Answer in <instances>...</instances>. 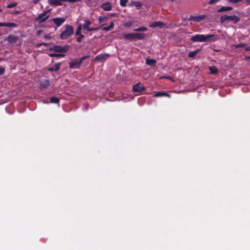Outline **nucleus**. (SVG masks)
<instances>
[{"label":"nucleus","instance_id":"nucleus-1","mask_svg":"<svg viewBox=\"0 0 250 250\" xmlns=\"http://www.w3.org/2000/svg\"><path fill=\"white\" fill-rule=\"evenodd\" d=\"M216 38L213 34L203 35L196 34L191 36L190 41L193 42H210L216 41Z\"/></svg>","mask_w":250,"mask_h":250},{"label":"nucleus","instance_id":"nucleus-2","mask_svg":"<svg viewBox=\"0 0 250 250\" xmlns=\"http://www.w3.org/2000/svg\"><path fill=\"white\" fill-rule=\"evenodd\" d=\"M65 29L60 34V38L62 40H66L70 37L74 33V28L70 25L67 24L64 26Z\"/></svg>","mask_w":250,"mask_h":250},{"label":"nucleus","instance_id":"nucleus-3","mask_svg":"<svg viewBox=\"0 0 250 250\" xmlns=\"http://www.w3.org/2000/svg\"><path fill=\"white\" fill-rule=\"evenodd\" d=\"M240 20V18L236 15L228 16L224 15L221 16L220 21L221 23H224L227 21H231L233 23L236 24Z\"/></svg>","mask_w":250,"mask_h":250},{"label":"nucleus","instance_id":"nucleus-4","mask_svg":"<svg viewBox=\"0 0 250 250\" xmlns=\"http://www.w3.org/2000/svg\"><path fill=\"white\" fill-rule=\"evenodd\" d=\"M145 38V34L144 33H130L126 34V40H143Z\"/></svg>","mask_w":250,"mask_h":250},{"label":"nucleus","instance_id":"nucleus-5","mask_svg":"<svg viewBox=\"0 0 250 250\" xmlns=\"http://www.w3.org/2000/svg\"><path fill=\"white\" fill-rule=\"evenodd\" d=\"M50 10L44 11L42 13L38 15L35 21L40 23L44 22L49 18V16L48 14Z\"/></svg>","mask_w":250,"mask_h":250},{"label":"nucleus","instance_id":"nucleus-6","mask_svg":"<svg viewBox=\"0 0 250 250\" xmlns=\"http://www.w3.org/2000/svg\"><path fill=\"white\" fill-rule=\"evenodd\" d=\"M81 0H48L49 4L54 6H61L62 5V1H67L70 3L80 1Z\"/></svg>","mask_w":250,"mask_h":250},{"label":"nucleus","instance_id":"nucleus-7","mask_svg":"<svg viewBox=\"0 0 250 250\" xmlns=\"http://www.w3.org/2000/svg\"><path fill=\"white\" fill-rule=\"evenodd\" d=\"M68 45H66L64 47L56 45L54 46L51 50L56 52L65 53L68 50Z\"/></svg>","mask_w":250,"mask_h":250},{"label":"nucleus","instance_id":"nucleus-8","mask_svg":"<svg viewBox=\"0 0 250 250\" xmlns=\"http://www.w3.org/2000/svg\"><path fill=\"white\" fill-rule=\"evenodd\" d=\"M19 38L14 35H10L7 37L3 39L4 41H7L10 44L16 43L19 40Z\"/></svg>","mask_w":250,"mask_h":250},{"label":"nucleus","instance_id":"nucleus-9","mask_svg":"<svg viewBox=\"0 0 250 250\" xmlns=\"http://www.w3.org/2000/svg\"><path fill=\"white\" fill-rule=\"evenodd\" d=\"M87 56L83 57L81 58L80 60L78 62H71L69 63V66L71 68H79L81 64L87 58Z\"/></svg>","mask_w":250,"mask_h":250},{"label":"nucleus","instance_id":"nucleus-10","mask_svg":"<svg viewBox=\"0 0 250 250\" xmlns=\"http://www.w3.org/2000/svg\"><path fill=\"white\" fill-rule=\"evenodd\" d=\"M132 89L134 92L141 93L142 91H145L146 88L141 83L139 82L138 83L134 85Z\"/></svg>","mask_w":250,"mask_h":250},{"label":"nucleus","instance_id":"nucleus-11","mask_svg":"<svg viewBox=\"0 0 250 250\" xmlns=\"http://www.w3.org/2000/svg\"><path fill=\"white\" fill-rule=\"evenodd\" d=\"M66 21L64 17L54 18L52 19L53 22L57 26H61Z\"/></svg>","mask_w":250,"mask_h":250},{"label":"nucleus","instance_id":"nucleus-12","mask_svg":"<svg viewBox=\"0 0 250 250\" xmlns=\"http://www.w3.org/2000/svg\"><path fill=\"white\" fill-rule=\"evenodd\" d=\"M206 16L205 15L193 16L190 15L188 18L189 21H193L195 22H199L205 19Z\"/></svg>","mask_w":250,"mask_h":250},{"label":"nucleus","instance_id":"nucleus-13","mask_svg":"<svg viewBox=\"0 0 250 250\" xmlns=\"http://www.w3.org/2000/svg\"><path fill=\"white\" fill-rule=\"evenodd\" d=\"M142 3L141 2L137 1L131 0L130 2L128 3V6L132 7L135 6L137 9H140L142 6Z\"/></svg>","mask_w":250,"mask_h":250},{"label":"nucleus","instance_id":"nucleus-14","mask_svg":"<svg viewBox=\"0 0 250 250\" xmlns=\"http://www.w3.org/2000/svg\"><path fill=\"white\" fill-rule=\"evenodd\" d=\"M91 22L89 20H86L85 21L84 24L83 25V28L84 30H86L88 31H92L95 30H96L97 28H89V26L91 25Z\"/></svg>","mask_w":250,"mask_h":250},{"label":"nucleus","instance_id":"nucleus-15","mask_svg":"<svg viewBox=\"0 0 250 250\" xmlns=\"http://www.w3.org/2000/svg\"><path fill=\"white\" fill-rule=\"evenodd\" d=\"M165 25V23L161 21H154L149 25L150 27L156 28L157 27H162Z\"/></svg>","mask_w":250,"mask_h":250},{"label":"nucleus","instance_id":"nucleus-16","mask_svg":"<svg viewBox=\"0 0 250 250\" xmlns=\"http://www.w3.org/2000/svg\"><path fill=\"white\" fill-rule=\"evenodd\" d=\"M109 56V54H100L96 57L95 58V61H105Z\"/></svg>","mask_w":250,"mask_h":250},{"label":"nucleus","instance_id":"nucleus-17","mask_svg":"<svg viewBox=\"0 0 250 250\" xmlns=\"http://www.w3.org/2000/svg\"><path fill=\"white\" fill-rule=\"evenodd\" d=\"M1 26L16 28L18 27V25L14 22H0V27Z\"/></svg>","mask_w":250,"mask_h":250},{"label":"nucleus","instance_id":"nucleus-18","mask_svg":"<svg viewBox=\"0 0 250 250\" xmlns=\"http://www.w3.org/2000/svg\"><path fill=\"white\" fill-rule=\"evenodd\" d=\"M101 8L104 11H110L112 9V5L109 2H105L101 5Z\"/></svg>","mask_w":250,"mask_h":250},{"label":"nucleus","instance_id":"nucleus-19","mask_svg":"<svg viewBox=\"0 0 250 250\" xmlns=\"http://www.w3.org/2000/svg\"><path fill=\"white\" fill-rule=\"evenodd\" d=\"M40 85L42 88H46L49 86L50 82L48 80H44L41 81Z\"/></svg>","mask_w":250,"mask_h":250},{"label":"nucleus","instance_id":"nucleus-20","mask_svg":"<svg viewBox=\"0 0 250 250\" xmlns=\"http://www.w3.org/2000/svg\"><path fill=\"white\" fill-rule=\"evenodd\" d=\"M232 9V7L231 6H222L220 8L217 10V12L218 13L224 12L228 11H230Z\"/></svg>","mask_w":250,"mask_h":250},{"label":"nucleus","instance_id":"nucleus-21","mask_svg":"<svg viewBox=\"0 0 250 250\" xmlns=\"http://www.w3.org/2000/svg\"><path fill=\"white\" fill-rule=\"evenodd\" d=\"M201 50V48H198L197 49L189 52L188 56L189 58H193Z\"/></svg>","mask_w":250,"mask_h":250},{"label":"nucleus","instance_id":"nucleus-22","mask_svg":"<svg viewBox=\"0 0 250 250\" xmlns=\"http://www.w3.org/2000/svg\"><path fill=\"white\" fill-rule=\"evenodd\" d=\"M163 96H165V97H170L169 94H168V93H166L165 92H158L154 94L155 97H163Z\"/></svg>","mask_w":250,"mask_h":250},{"label":"nucleus","instance_id":"nucleus-23","mask_svg":"<svg viewBox=\"0 0 250 250\" xmlns=\"http://www.w3.org/2000/svg\"><path fill=\"white\" fill-rule=\"evenodd\" d=\"M156 61L155 59H148L146 60V64L150 66H155Z\"/></svg>","mask_w":250,"mask_h":250},{"label":"nucleus","instance_id":"nucleus-24","mask_svg":"<svg viewBox=\"0 0 250 250\" xmlns=\"http://www.w3.org/2000/svg\"><path fill=\"white\" fill-rule=\"evenodd\" d=\"M208 69L210 71V73L211 74H217L218 73V70L216 66H209Z\"/></svg>","mask_w":250,"mask_h":250},{"label":"nucleus","instance_id":"nucleus-25","mask_svg":"<svg viewBox=\"0 0 250 250\" xmlns=\"http://www.w3.org/2000/svg\"><path fill=\"white\" fill-rule=\"evenodd\" d=\"M108 19H109V17L108 16H100L98 18V21L101 23L106 21Z\"/></svg>","mask_w":250,"mask_h":250},{"label":"nucleus","instance_id":"nucleus-26","mask_svg":"<svg viewBox=\"0 0 250 250\" xmlns=\"http://www.w3.org/2000/svg\"><path fill=\"white\" fill-rule=\"evenodd\" d=\"M114 23L113 22H112L110 25L108 26H106V27H103L102 30L103 31H110V30H111L114 27Z\"/></svg>","mask_w":250,"mask_h":250},{"label":"nucleus","instance_id":"nucleus-27","mask_svg":"<svg viewBox=\"0 0 250 250\" xmlns=\"http://www.w3.org/2000/svg\"><path fill=\"white\" fill-rule=\"evenodd\" d=\"M49 56L51 57H63L65 56V55L61 53H51L49 54Z\"/></svg>","mask_w":250,"mask_h":250},{"label":"nucleus","instance_id":"nucleus-28","mask_svg":"<svg viewBox=\"0 0 250 250\" xmlns=\"http://www.w3.org/2000/svg\"><path fill=\"white\" fill-rule=\"evenodd\" d=\"M60 102L59 99L57 97H53L50 98V102L53 104H59Z\"/></svg>","mask_w":250,"mask_h":250},{"label":"nucleus","instance_id":"nucleus-29","mask_svg":"<svg viewBox=\"0 0 250 250\" xmlns=\"http://www.w3.org/2000/svg\"><path fill=\"white\" fill-rule=\"evenodd\" d=\"M82 29V26L81 24H80L78 25V27H77V29L76 31V32H75V35L76 36H78L79 35H81L82 34H81V30Z\"/></svg>","mask_w":250,"mask_h":250},{"label":"nucleus","instance_id":"nucleus-30","mask_svg":"<svg viewBox=\"0 0 250 250\" xmlns=\"http://www.w3.org/2000/svg\"><path fill=\"white\" fill-rule=\"evenodd\" d=\"M147 30V28L146 27L138 28L134 30V31H137V32H141V31L145 32V31H146Z\"/></svg>","mask_w":250,"mask_h":250},{"label":"nucleus","instance_id":"nucleus-31","mask_svg":"<svg viewBox=\"0 0 250 250\" xmlns=\"http://www.w3.org/2000/svg\"><path fill=\"white\" fill-rule=\"evenodd\" d=\"M61 66V63H56L52 67L54 71H57L59 70Z\"/></svg>","mask_w":250,"mask_h":250},{"label":"nucleus","instance_id":"nucleus-32","mask_svg":"<svg viewBox=\"0 0 250 250\" xmlns=\"http://www.w3.org/2000/svg\"><path fill=\"white\" fill-rule=\"evenodd\" d=\"M17 5V2H11L7 5V7L8 8H12L15 7Z\"/></svg>","mask_w":250,"mask_h":250},{"label":"nucleus","instance_id":"nucleus-33","mask_svg":"<svg viewBox=\"0 0 250 250\" xmlns=\"http://www.w3.org/2000/svg\"><path fill=\"white\" fill-rule=\"evenodd\" d=\"M79 37L77 38V41L78 42H81L82 40L84 38V36L83 34L79 35Z\"/></svg>","mask_w":250,"mask_h":250},{"label":"nucleus","instance_id":"nucleus-34","mask_svg":"<svg viewBox=\"0 0 250 250\" xmlns=\"http://www.w3.org/2000/svg\"><path fill=\"white\" fill-rule=\"evenodd\" d=\"M246 44L244 43H239L235 45L236 48L246 47Z\"/></svg>","mask_w":250,"mask_h":250},{"label":"nucleus","instance_id":"nucleus-35","mask_svg":"<svg viewBox=\"0 0 250 250\" xmlns=\"http://www.w3.org/2000/svg\"><path fill=\"white\" fill-rule=\"evenodd\" d=\"M4 71H5V68L2 66L0 65V75L3 74L4 72Z\"/></svg>","mask_w":250,"mask_h":250},{"label":"nucleus","instance_id":"nucleus-36","mask_svg":"<svg viewBox=\"0 0 250 250\" xmlns=\"http://www.w3.org/2000/svg\"><path fill=\"white\" fill-rule=\"evenodd\" d=\"M229 2L232 3H237L239 2L242 1L243 0H228Z\"/></svg>","mask_w":250,"mask_h":250},{"label":"nucleus","instance_id":"nucleus-37","mask_svg":"<svg viewBox=\"0 0 250 250\" xmlns=\"http://www.w3.org/2000/svg\"><path fill=\"white\" fill-rule=\"evenodd\" d=\"M219 0H210L208 3L209 4H213L217 3Z\"/></svg>","mask_w":250,"mask_h":250},{"label":"nucleus","instance_id":"nucleus-38","mask_svg":"<svg viewBox=\"0 0 250 250\" xmlns=\"http://www.w3.org/2000/svg\"><path fill=\"white\" fill-rule=\"evenodd\" d=\"M44 38L46 39H51V37L49 34H45L44 35Z\"/></svg>","mask_w":250,"mask_h":250},{"label":"nucleus","instance_id":"nucleus-39","mask_svg":"<svg viewBox=\"0 0 250 250\" xmlns=\"http://www.w3.org/2000/svg\"><path fill=\"white\" fill-rule=\"evenodd\" d=\"M120 4L122 6H125V0H120Z\"/></svg>","mask_w":250,"mask_h":250},{"label":"nucleus","instance_id":"nucleus-40","mask_svg":"<svg viewBox=\"0 0 250 250\" xmlns=\"http://www.w3.org/2000/svg\"><path fill=\"white\" fill-rule=\"evenodd\" d=\"M245 50L247 51H250V46H246L245 47Z\"/></svg>","mask_w":250,"mask_h":250},{"label":"nucleus","instance_id":"nucleus-41","mask_svg":"<svg viewBox=\"0 0 250 250\" xmlns=\"http://www.w3.org/2000/svg\"><path fill=\"white\" fill-rule=\"evenodd\" d=\"M48 70H49V71H54V70H53V67H52L49 68L48 69Z\"/></svg>","mask_w":250,"mask_h":250},{"label":"nucleus","instance_id":"nucleus-42","mask_svg":"<svg viewBox=\"0 0 250 250\" xmlns=\"http://www.w3.org/2000/svg\"><path fill=\"white\" fill-rule=\"evenodd\" d=\"M246 2L248 4H250V0H246Z\"/></svg>","mask_w":250,"mask_h":250},{"label":"nucleus","instance_id":"nucleus-43","mask_svg":"<svg viewBox=\"0 0 250 250\" xmlns=\"http://www.w3.org/2000/svg\"><path fill=\"white\" fill-rule=\"evenodd\" d=\"M41 45L46 46V45H47V43H41V44H40V45Z\"/></svg>","mask_w":250,"mask_h":250},{"label":"nucleus","instance_id":"nucleus-44","mask_svg":"<svg viewBox=\"0 0 250 250\" xmlns=\"http://www.w3.org/2000/svg\"><path fill=\"white\" fill-rule=\"evenodd\" d=\"M246 60H250V56L247 57L246 58Z\"/></svg>","mask_w":250,"mask_h":250},{"label":"nucleus","instance_id":"nucleus-45","mask_svg":"<svg viewBox=\"0 0 250 250\" xmlns=\"http://www.w3.org/2000/svg\"><path fill=\"white\" fill-rule=\"evenodd\" d=\"M129 25H128V24H127V23H126V24H125V26H129Z\"/></svg>","mask_w":250,"mask_h":250},{"label":"nucleus","instance_id":"nucleus-46","mask_svg":"<svg viewBox=\"0 0 250 250\" xmlns=\"http://www.w3.org/2000/svg\"><path fill=\"white\" fill-rule=\"evenodd\" d=\"M128 0H126V3H127V2Z\"/></svg>","mask_w":250,"mask_h":250},{"label":"nucleus","instance_id":"nucleus-47","mask_svg":"<svg viewBox=\"0 0 250 250\" xmlns=\"http://www.w3.org/2000/svg\"><path fill=\"white\" fill-rule=\"evenodd\" d=\"M1 35V33H0V36Z\"/></svg>","mask_w":250,"mask_h":250}]
</instances>
